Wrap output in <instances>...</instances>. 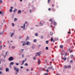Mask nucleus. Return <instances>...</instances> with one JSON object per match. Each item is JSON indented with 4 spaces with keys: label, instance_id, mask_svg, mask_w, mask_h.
Returning <instances> with one entry per match:
<instances>
[{
    "label": "nucleus",
    "instance_id": "f257e3e1",
    "mask_svg": "<svg viewBox=\"0 0 75 75\" xmlns=\"http://www.w3.org/2000/svg\"><path fill=\"white\" fill-rule=\"evenodd\" d=\"M41 51H40L38 52L37 53L36 55V57H37V55H38V56H40V55H41Z\"/></svg>",
    "mask_w": 75,
    "mask_h": 75
},
{
    "label": "nucleus",
    "instance_id": "f03ea898",
    "mask_svg": "<svg viewBox=\"0 0 75 75\" xmlns=\"http://www.w3.org/2000/svg\"><path fill=\"white\" fill-rule=\"evenodd\" d=\"M52 68H53V67L52 66L51 68L50 67H48L47 68L48 69H47V72H48V69L50 70L51 69H52Z\"/></svg>",
    "mask_w": 75,
    "mask_h": 75
},
{
    "label": "nucleus",
    "instance_id": "7ed1b4c3",
    "mask_svg": "<svg viewBox=\"0 0 75 75\" xmlns=\"http://www.w3.org/2000/svg\"><path fill=\"white\" fill-rule=\"evenodd\" d=\"M14 59V58L13 57H11L8 58V60L9 61H13Z\"/></svg>",
    "mask_w": 75,
    "mask_h": 75
},
{
    "label": "nucleus",
    "instance_id": "20e7f679",
    "mask_svg": "<svg viewBox=\"0 0 75 75\" xmlns=\"http://www.w3.org/2000/svg\"><path fill=\"white\" fill-rule=\"evenodd\" d=\"M54 23H53V25H54V26H55V25H57V22L55 21H54Z\"/></svg>",
    "mask_w": 75,
    "mask_h": 75
},
{
    "label": "nucleus",
    "instance_id": "39448f33",
    "mask_svg": "<svg viewBox=\"0 0 75 75\" xmlns=\"http://www.w3.org/2000/svg\"><path fill=\"white\" fill-rule=\"evenodd\" d=\"M51 10H52V11H54V12H55V9H54V8H52L51 9Z\"/></svg>",
    "mask_w": 75,
    "mask_h": 75
},
{
    "label": "nucleus",
    "instance_id": "423d86ee",
    "mask_svg": "<svg viewBox=\"0 0 75 75\" xmlns=\"http://www.w3.org/2000/svg\"><path fill=\"white\" fill-rule=\"evenodd\" d=\"M40 61H41V60L40 59H39L38 61V64L39 65H40Z\"/></svg>",
    "mask_w": 75,
    "mask_h": 75
},
{
    "label": "nucleus",
    "instance_id": "0eeeda50",
    "mask_svg": "<svg viewBox=\"0 0 75 75\" xmlns=\"http://www.w3.org/2000/svg\"><path fill=\"white\" fill-rule=\"evenodd\" d=\"M62 59H64V61H66V60L67 59V57H65V58L63 57L62 58Z\"/></svg>",
    "mask_w": 75,
    "mask_h": 75
},
{
    "label": "nucleus",
    "instance_id": "6e6552de",
    "mask_svg": "<svg viewBox=\"0 0 75 75\" xmlns=\"http://www.w3.org/2000/svg\"><path fill=\"white\" fill-rule=\"evenodd\" d=\"M16 71V72H17V73H18V72H19V69H17Z\"/></svg>",
    "mask_w": 75,
    "mask_h": 75
},
{
    "label": "nucleus",
    "instance_id": "1a4fd4ad",
    "mask_svg": "<svg viewBox=\"0 0 75 75\" xmlns=\"http://www.w3.org/2000/svg\"><path fill=\"white\" fill-rule=\"evenodd\" d=\"M71 65H68L67 66V68L69 69V68H71Z\"/></svg>",
    "mask_w": 75,
    "mask_h": 75
},
{
    "label": "nucleus",
    "instance_id": "9d476101",
    "mask_svg": "<svg viewBox=\"0 0 75 75\" xmlns=\"http://www.w3.org/2000/svg\"><path fill=\"white\" fill-rule=\"evenodd\" d=\"M21 13V11L20 10H19L18 11V14H20V13Z\"/></svg>",
    "mask_w": 75,
    "mask_h": 75
},
{
    "label": "nucleus",
    "instance_id": "9b49d317",
    "mask_svg": "<svg viewBox=\"0 0 75 75\" xmlns=\"http://www.w3.org/2000/svg\"><path fill=\"white\" fill-rule=\"evenodd\" d=\"M29 38H30V37H29L28 36L26 38V39L25 41H27V40H28Z\"/></svg>",
    "mask_w": 75,
    "mask_h": 75
},
{
    "label": "nucleus",
    "instance_id": "f8f14e48",
    "mask_svg": "<svg viewBox=\"0 0 75 75\" xmlns=\"http://www.w3.org/2000/svg\"><path fill=\"white\" fill-rule=\"evenodd\" d=\"M50 34L51 35H53V33L52 32H50Z\"/></svg>",
    "mask_w": 75,
    "mask_h": 75
},
{
    "label": "nucleus",
    "instance_id": "ddd939ff",
    "mask_svg": "<svg viewBox=\"0 0 75 75\" xmlns=\"http://www.w3.org/2000/svg\"><path fill=\"white\" fill-rule=\"evenodd\" d=\"M29 44H30V42L28 41H27L26 42V44L27 45H28Z\"/></svg>",
    "mask_w": 75,
    "mask_h": 75
},
{
    "label": "nucleus",
    "instance_id": "4468645a",
    "mask_svg": "<svg viewBox=\"0 0 75 75\" xmlns=\"http://www.w3.org/2000/svg\"><path fill=\"white\" fill-rule=\"evenodd\" d=\"M25 62V60H23L22 62V63L21 64V65H23V64H24V62Z\"/></svg>",
    "mask_w": 75,
    "mask_h": 75
},
{
    "label": "nucleus",
    "instance_id": "2eb2a0df",
    "mask_svg": "<svg viewBox=\"0 0 75 75\" xmlns=\"http://www.w3.org/2000/svg\"><path fill=\"white\" fill-rule=\"evenodd\" d=\"M14 35V33H13L11 34V37H13V36Z\"/></svg>",
    "mask_w": 75,
    "mask_h": 75
},
{
    "label": "nucleus",
    "instance_id": "dca6fc26",
    "mask_svg": "<svg viewBox=\"0 0 75 75\" xmlns=\"http://www.w3.org/2000/svg\"><path fill=\"white\" fill-rule=\"evenodd\" d=\"M64 69H66L67 68V66L66 65L64 66Z\"/></svg>",
    "mask_w": 75,
    "mask_h": 75
},
{
    "label": "nucleus",
    "instance_id": "f3484780",
    "mask_svg": "<svg viewBox=\"0 0 75 75\" xmlns=\"http://www.w3.org/2000/svg\"><path fill=\"white\" fill-rule=\"evenodd\" d=\"M10 65H12L14 64V62H12L10 63Z\"/></svg>",
    "mask_w": 75,
    "mask_h": 75
},
{
    "label": "nucleus",
    "instance_id": "a211bd4d",
    "mask_svg": "<svg viewBox=\"0 0 75 75\" xmlns=\"http://www.w3.org/2000/svg\"><path fill=\"white\" fill-rule=\"evenodd\" d=\"M70 57L71 58H73V57H74V55H73V54H72V55H71Z\"/></svg>",
    "mask_w": 75,
    "mask_h": 75
},
{
    "label": "nucleus",
    "instance_id": "6ab92c4d",
    "mask_svg": "<svg viewBox=\"0 0 75 75\" xmlns=\"http://www.w3.org/2000/svg\"><path fill=\"white\" fill-rule=\"evenodd\" d=\"M62 52H64V50H62V52H61V55H62H62H63V54H62Z\"/></svg>",
    "mask_w": 75,
    "mask_h": 75
},
{
    "label": "nucleus",
    "instance_id": "aec40b11",
    "mask_svg": "<svg viewBox=\"0 0 75 75\" xmlns=\"http://www.w3.org/2000/svg\"><path fill=\"white\" fill-rule=\"evenodd\" d=\"M33 42H37V40L36 39H35L33 40Z\"/></svg>",
    "mask_w": 75,
    "mask_h": 75
},
{
    "label": "nucleus",
    "instance_id": "412c9836",
    "mask_svg": "<svg viewBox=\"0 0 75 75\" xmlns=\"http://www.w3.org/2000/svg\"><path fill=\"white\" fill-rule=\"evenodd\" d=\"M9 70V69L8 68L6 69V72H7V71H8V70Z\"/></svg>",
    "mask_w": 75,
    "mask_h": 75
},
{
    "label": "nucleus",
    "instance_id": "4be33fe9",
    "mask_svg": "<svg viewBox=\"0 0 75 75\" xmlns=\"http://www.w3.org/2000/svg\"><path fill=\"white\" fill-rule=\"evenodd\" d=\"M9 11L10 13H11L13 11V10L11 9H10Z\"/></svg>",
    "mask_w": 75,
    "mask_h": 75
},
{
    "label": "nucleus",
    "instance_id": "5701e85b",
    "mask_svg": "<svg viewBox=\"0 0 75 75\" xmlns=\"http://www.w3.org/2000/svg\"><path fill=\"white\" fill-rule=\"evenodd\" d=\"M53 41V38H52V37L51 39V42H52Z\"/></svg>",
    "mask_w": 75,
    "mask_h": 75
},
{
    "label": "nucleus",
    "instance_id": "b1692460",
    "mask_svg": "<svg viewBox=\"0 0 75 75\" xmlns=\"http://www.w3.org/2000/svg\"><path fill=\"white\" fill-rule=\"evenodd\" d=\"M60 48H63V46L62 45H61L60 46Z\"/></svg>",
    "mask_w": 75,
    "mask_h": 75
},
{
    "label": "nucleus",
    "instance_id": "393cba45",
    "mask_svg": "<svg viewBox=\"0 0 75 75\" xmlns=\"http://www.w3.org/2000/svg\"><path fill=\"white\" fill-rule=\"evenodd\" d=\"M26 45V43H23L22 45V46H24V45Z\"/></svg>",
    "mask_w": 75,
    "mask_h": 75
},
{
    "label": "nucleus",
    "instance_id": "a878e982",
    "mask_svg": "<svg viewBox=\"0 0 75 75\" xmlns=\"http://www.w3.org/2000/svg\"><path fill=\"white\" fill-rule=\"evenodd\" d=\"M50 21H51L52 23V19H50Z\"/></svg>",
    "mask_w": 75,
    "mask_h": 75
},
{
    "label": "nucleus",
    "instance_id": "bb28decb",
    "mask_svg": "<svg viewBox=\"0 0 75 75\" xmlns=\"http://www.w3.org/2000/svg\"><path fill=\"white\" fill-rule=\"evenodd\" d=\"M15 64L16 65H19V64L18 63H16Z\"/></svg>",
    "mask_w": 75,
    "mask_h": 75
},
{
    "label": "nucleus",
    "instance_id": "cd10ccee",
    "mask_svg": "<svg viewBox=\"0 0 75 75\" xmlns=\"http://www.w3.org/2000/svg\"><path fill=\"white\" fill-rule=\"evenodd\" d=\"M25 23L23 24V28H25Z\"/></svg>",
    "mask_w": 75,
    "mask_h": 75
},
{
    "label": "nucleus",
    "instance_id": "c85d7f7f",
    "mask_svg": "<svg viewBox=\"0 0 75 75\" xmlns=\"http://www.w3.org/2000/svg\"><path fill=\"white\" fill-rule=\"evenodd\" d=\"M3 35V33H0V35Z\"/></svg>",
    "mask_w": 75,
    "mask_h": 75
},
{
    "label": "nucleus",
    "instance_id": "c756f323",
    "mask_svg": "<svg viewBox=\"0 0 75 75\" xmlns=\"http://www.w3.org/2000/svg\"><path fill=\"white\" fill-rule=\"evenodd\" d=\"M35 36H38V33H36L35 34Z\"/></svg>",
    "mask_w": 75,
    "mask_h": 75
},
{
    "label": "nucleus",
    "instance_id": "7c9ffc66",
    "mask_svg": "<svg viewBox=\"0 0 75 75\" xmlns=\"http://www.w3.org/2000/svg\"><path fill=\"white\" fill-rule=\"evenodd\" d=\"M16 48V47L14 46H12V49H14V48Z\"/></svg>",
    "mask_w": 75,
    "mask_h": 75
},
{
    "label": "nucleus",
    "instance_id": "2f4dec72",
    "mask_svg": "<svg viewBox=\"0 0 75 75\" xmlns=\"http://www.w3.org/2000/svg\"><path fill=\"white\" fill-rule=\"evenodd\" d=\"M14 70H17V68L16 67H14Z\"/></svg>",
    "mask_w": 75,
    "mask_h": 75
},
{
    "label": "nucleus",
    "instance_id": "473e14b6",
    "mask_svg": "<svg viewBox=\"0 0 75 75\" xmlns=\"http://www.w3.org/2000/svg\"><path fill=\"white\" fill-rule=\"evenodd\" d=\"M51 1L50 0H48V4H49V3H50V2Z\"/></svg>",
    "mask_w": 75,
    "mask_h": 75
},
{
    "label": "nucleus",
    "instance_id": "72a5a7b5",
    "mask_svg": "<svg viewBox=\"0 0 75 75\" xmlns=\"http://www.w3.org/2000/svg\"><path fill=\"white\" fill-rule=\"evenodd\" d=\"M14 21H17V18H15Z\"/></svg>",
    "mask_w": 75,
    "mask_h": 75
},
{
    "label": "nucleus",
    "instance_id": "f704fd0d",
    "mask_svg": "<svg viewBox=\"0 0 75 75\" xmlns=\"http://www.w3.org/2000/svg\"><path fill=\"white\" fill-rule=\"evenodd\" d=\"M17 9H15L13 11L14 12H16V11H17Z\"/></svg>",
    "mask_w": 75,
    "mask_h": 75
},
{
    "label": "nucleus",
    "instance_id": "c9c22d12",
    "mask_svg": "<svg viewBox=\"0 0 75 75\" xmlns=\"http://www.w3.org/2000/svg\"><path fill=\"white\" fill-rule=\"evenodd\" d=\"M33 59H34V60H35L36 59V57H34L33 58Z\"/></svg>",
    "mask_w": 75,
    "mask_h": 75
},
{
    "label": "nucleus",
    "instance_id": "e433bc0d",
    "mask_svg": "<svg viewBox=\"0 0 75 75\" xmlns=\"http://www.w3.org/2000/svg\"><path fill=\"white\" fill-rule=\"evenodd\" d=\"M40 25H43V24H41V22H40Z\"/></svg>",
    "mask_w": 75,
    "mask_h": 75
},
{
    "label": "nucleus",
    "instance_id": "4c0bfd02",
    "mask_svg": "<svg viewBox=\"0 0 75 75\" xmlns=\"http://www.w3.org/2000/svg\"><path fill=\"white\" fill-rule=\"evenodd\" d=\"M72 62H73V60H71L70 61V62L71 63H72Z\"/></svg>",
    "mask_w": 75,
    "mask_h": 75
},
{
    "label": "nucleus",
    "instance_id": "58836bf2",
    "mask_svg": "<svg viewBox=\"0 0 75 75\" xmlns=\"http://www.w3.org/2000/svg\"><path fill=\"white\" fill-rule=\"evenodd\" d=\"M73 52V51H72V50H71V51H70L69 52H70V53H71V52Z\"/></svg>",
    "mask_w": 75,
    "mask_h": 75
},
{
    "label": "nucleus",
    "instance_id": "ea45409f",
    "mask_svg": "<svg viewBox=\"0 0 75 75\" xmlns=\"http://www.w3.org/2000/svg\"><path fill=\"white\" fill-rule=\"evenodd\" d=\"M0 2H1V3H2L3 2V1H2V0H0Z\"/></svg>",
    "mask_w": 75,
    "mask_h": 75
},
{
    "label": "nucleus",
    "instance_id": "a19ab883",
    "mask_svg": "<svg viewBox=\"0 0 75 75\" xmlns=\"http://www.w3.org/2000/svg\"><path fill=\"white\" fill-rule=\"evenodd\" d=\"M1 48H2V45H1V46L0 47V50H1Z\"/></svg>",
    "mask_w": 75,
    "mask_h": 75
},
{
    "label": "nucleus",
    "instance_id": "79ce46f5",
    "mask_svg": "<svg viewBox=\"0 0 75 75\" xmlns=\"http://www.w3.org/2000/svg\"><path fill=\"white\" fill-rule=\"evenodd\" d=\"M48 11H51V8H49L48 9Z\"/></svg>",
    "mask_w": 75,
    "mask_h": 75
},
{
    "label": "nucleus",
    "instance_id": "37998d69",
    "mask_svg": "<svg viewBox=\"0 0 75 75\" xmlns=\"http://www.w3.org/2000/svg\"><path fill=\"white\" fill-rule=\"evenodd\" d=\"M57 40H58V41L59 40V39H58V38H57V39H56V41H57Z\"/></svg>",
    "mask_w": 75,
    "mask_h": 75
},
{
    "label": "nucleus",
    "instance_id": "c03bdc74",
    "mask_svg": "<svg viewBox=\"0 0 75 75\" xmlns=\"http://www.w3.org/2000/svg\"><path fill=\"white\" fill-rule=\"evenodd\" d=\"M32 48L33 49H34L35 48V47H34V46H32Z\"/></svg>",
    "mask_w": 75,
    "mask_h": 75
},
{
    "label": "nucleus",
    "instance_id": "a18cd8bd",
    "mask_svg": "<svg viewBox=\"0 0 75 75\" xmlns=\"http://www.w3.org/2000/svg\"><path fill=\"white\" fill-rule=\"evenodd\" d=\"M12 26H14V23H12Z\"/></svg>",
    "mask_w": 75,
    "mask_h": 75
},
{
    "label": "nucleus",
    "instance_id": "49530a36",
    "mask_svg": "<svg viewBox=\"0 0 75 75\" xmlns=\"http://www.w3.org/2000/svg\"><path fill=\"white\" fill-rule=\"evenodd\" d=\"M41 38H42H42H43V37L42 36H41L40 37Z\"/></svg>",
    "mask_w": 75,
    "mask_h": 75
},
{
    "label": "nucleus",
    "instance_id": "de8ad7c7",
    "mask_svg": "<svg viewBox=\"0 0 75 75\" xmlns=\"http://www.w3.org/2000/svg\"><path fill=\"white\" fill-rule=\"evenodd\" d=\"M25 65H26V66H28V64H27V63H25Z\"/></svg>",
    "mask_w": 75,
    "mask_h": 75
},
{
    "label": "nucleus",
    "instance_id": "09e8293b",
    "mask_svg": "<svg viewBox=\"0 0 75 75\" xmlns=\"http://www.w3.org/2000/svg\"><path fill=\"white\" fill-rule=\"evenodd\" d=\"M44 69H45V68H43L41 70V71H44Z\"/></svg>",
    "mask_w": 75,
    "mask_h": 75
},
{
    "label": "nucleus",
    "instance_id": "8fccbe9b",
    "mask_svg": "<svg viewBox=\"0 0 75 75\" xmlns=\"http://www.w3.org/2000/svg\"><path fill=\"white\" fill-rule=\"evenodd\" d=\"M21 69H23V66H21Z\"/></svg>",
    "mask_w": 75,
    "mask_h": 75
},
{
    "label": "nucleus",
    "instance_id": "3c124183",
    "mask_svg": "<svg viewBox=\"0 0 75 75\" xmlns=\"http://www.w3.org/2000/svg\"><path fill=\"white\" fill-rule=\"evenodd\" d=\"M7 52H7L6 53H5V54L6 55H7Z\"/></svg>",
    "mask_w": 75,
    "mask_h": 75
},
{
    "label": "nucleus",
    "instance_id": "603ef678",
    "mask_svg": "<svg viewBox=\"0 0 75 75\" xmlns=\"http://www.w3.org/2000/svg\"><path fill=\"white\" fill-rule=\"evenodd\" d=\"M68 34H71V32H68Z\"/></svg>",
    "mask_w": 75,
    "mask_h": 75
},
{
    "label": "nucleus",
    "instance_id": "864d4df0",
    "mask_svg": "<svg viewBox=\"0 0 75 75\" xmlns=\"http://www.w3.org/2000/svg\"><path fill=\"white\" fill-rule=\"evenodd\" d=\"M30 13H31V12L32 11L30 9Z\"/></svg>",
    "mask_w": 75,
    "mask_h": 75
},
{
    "label": "nucleus",
    "instance_id": "5fc2aeb1",
    "mask_svg": "<svg viewBox=\"0 0 75 75\" xmlns=\"http://www.w3.org/2000/svg\"><path fill=\"white\" fill-rule=\"evenodd\" d=\"M21 51H22L23 52V51H24V49H21Z\"/></svg>",
    "mask_w": 75,
    "mask_h": 75
},
{
    "label": "nucleus",
    "instance_id": "6e6d98bb",
    "mask_svg": "<svg viewBox=\"0 0 75 75\" xmlns=\"http://www.w3.org/2000/svg\"><path fill=\"white\" fill-rule=\"evenodd\" d=\"M2 68H3V67H1V68H0V70H2Z\"/></svg>",
    "mask_w": 75,
    "mask_h": 75
},
{
    "label": "nucleus",
    "instance_id": "4d7b16f0",
    "mask_svg": "<svg viewBox=\"0 0 75 75\" xmlns=\"http://www.w3.org/2000/svg\"><path fill=\"white\" fill-rule=\"evenodd\" d=\"M52 7H54V4H52Z\"/></svg>",
    "mask_w": 75,
    "mask_h": 75
},
{
    "label": "nucleus",
    "instance_id": "13d9d810",
    "mask_svg": "<svg viewBox=\"0 0 75 75\" xmlns=\"http://www.w3.org/2000/svg\"><path fill=\"white\" fill-rule=\"evenodd\" d=\"M11 9H13V7L11 6Z\"/></svg>",
    "mask_w": 75,
    "mask_h": 75
},
{
    "label": "nucleus",
    "instance_id": "bf43d9fd",
    "mask_svg": "<svg viewBox=\"0 0 75 75\" xmlns=\"http://www.w3.org/2000/svg\"><path fill=\"white\" fill-rule=\"evenodd\" d=\"M67 53H67V52L65 54V56L67 55Z\"/></svg>",
    "mask_w": 75,
    "mask_h": 75
},
{
    "label": "nucleus",
    "instance_id": "052dcab7",
    "mask_svg": "<svg viewBox=\"0 0 75 75\" xmlns=\"http://www.w3.org/2000/svg\"><path fill=\"white\" fill-rule=\"evenodd\" d=\"M53 42H55V40H53Z\"/></svg>",
    "mask_w": 75,
    "mask_h": 75
},
{
    "label": "nucleus",
    "instance_id": "680f3d73",
    "mask_svg": "<svg viewBox=\"0 0 75 75\" xmlns=\"http://www.w3.org/2000/svg\"><path fill=\"white\" fill-rule=\"evenodd\" d=\"M58 7H59L58 6H56V8H58Z\"/></svg>",
    "mask_w": 75,
    "mask_h": 75
},
{
    "label": "nucleus",
    "instance_id": "e2e57ef3",
    "mask_svg": "<svg viewBox=\"0 0 75 75\" xmlns=\"http://www.w3.org/2000/svg\"><path fill=\"white\" fill-rule=\"evenodd\" d=\"M26 70L27 71H29V70L28 69H27Z\"/></svg>",
    "mask_w": 75,
    "mask_h": 75
},
{
    "label": "nucleus",
    "instance_id": "0e129e2a",
    "mask_svg": "<svg viewBox=\"0 0 75 75\" xmlns=\"http://www.w3.org/2000/svg\"><path fill=\"white\" fill-rule=\"evenodd\" d=\"M44 75H47V73L45 74Z\"/></svg>",
    "mask_w": 75,
    "mask_h": 75
},
{
    "label": "nucleus",
    "instance_id": "69168bd1",
    "mask_svg": "<svg viewBox=\"0 0 75 75\" xmlns=\"http://www.w3.org/2000/svg\"><path fill=\"white\" fill-rule=\"evenodd\" d=\"M71 48H73L74 47H73V46H71Z\"/></svg>",
    "mask_w": 75,
    "mask_h": 75
},
{
    "label": "nucleus",
    "instance_id": "338daca9",
    "mask_svg": "<svg viewBox=\"0 0 75 75\" xmlns=\"http://www.w3.org/2000/svg\"><path fill=\"white\" fill-rule=\"evenodd\" d=\"M46 50H47V47H46Z\"/></svg>",
    "mask_w": 75,
    "mask_h": 75
},
{
    "label": "nucleus",
    "instance_id": "774afa93",
    "mask_svg": "<svg viewBox=\"0 0 75 75\" xmlns=\"http://www.w3.org/2000/svg\"><path fill=\"white\" fill-rule=\"evenodd\" d=\"M56 75H59V74H56Z\"/></svg>",
    "mask_w": 75,
    "mask_h": 75
}]
</instances>
